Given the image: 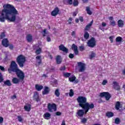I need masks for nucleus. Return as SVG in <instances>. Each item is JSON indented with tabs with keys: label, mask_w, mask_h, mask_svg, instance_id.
<instances>
[{
	"label": "nucleus",
	"mask_w": 125,
	"mask_h": 125,
	"mask_svg": "<svg viewBox=\"0 0 125 125\" xmlns=\"http://www.w3.org/2000/svg\"><path fill=\"white\" fill-rule=\"evenodd\" d=\"M3 8L0 12V22L3 23L5 20L10 22H15L16 15H19V13L15 7L10 4H5L3 5Z\"/></svg>",
	"instance_id": "nucleus-1"
},
{
	"label": "nucleus",
	"mask_w": 125,
	"mask_h": 125,
	"mask_svg": "<svg viewBox=\"0 0 125 125\" xmlns=\"http://www.w3.org/2000/svg\"><path fill=\"white\" fill-rule=\"evenodd\" d=\"M77 101L80 107H81L84 110L86 114L89 111L90 109H92L94 108V104L93 103L89 104V103H87V99L85 97L79 96L77 99Z\"/></svg>",
	"instance_id": "nucleus-2"
},
{
	"label": "nucleus",
	"mask_w": 125,
	"mask_h": 125,
	"mask_svg": "<svg viewBox=\"0 0 125 125\" xmlns=\"http://www.w3.org/2000/svg\"><path fill=\"white\" fill-rule=\"evenodd\" d=\"M20 69L19 66H18V64L16 63V62L12 61L8 68V72L9 74H12L13 73H16Z\"/></svg>",
	"instance_id": "nucleus-3"
},
{
	"label": "nucleus",
	"mask_w": 125,
	"mask_h": 125,
	"mask_svg": "<svg viewBox=\"0 0 125 125\" xmlns=\"http://www.w3.org/2000/svg\"><path fill=\"white\" fill-rule=\"evenodd\" d=\"M16 62L20 68H23L26 63V57L22 54L19 55L16 58Z\"/></svg>",
	"instance_id": "nucleus-4"
},
{
	"label": "nucleus",
	"mask_w": 125,
	"mask_h": 125,
	"mask_svg": "<svg viewBox=\"0 0 125 125\" xmlns=\"http://www.w3.org/2000/svg\"><path fill=\"white\" fill-rule=\"evenodd\" d=\"M47 109L50 113L56 112V111H57V105L54 103H49L48 104Z\"/></svg>",
	"instance_id": "nucleus-5"
},
{
	"label": "nucleus",
	"mask_w": 125,
	"mask_h": 125,
	"mask_svg": "<svg viewBox=\"0 0 125 125\" xmlns=\"http://www.w3.org/2000/svg\"><path fill=\"white\" fill-rule=\"evenodd\" d=\"M78 67L77 69L78 70V72L83 73L85 71V63L79 62L77 63Z\"/></svg>",
	"instance_id": "nucleus-6"
},
{
	"label": "nucleus",
	"mask_w": 125,
	"mask_h": 125,
	"mask_svg": "<svg viewBox=\"0 0 125 125\" xmlns=\"http://www.w3.org/2000/svg\"><path fill=\"white\" fill-rule=\"evenodd\" d=\"M87 46L89 47H91L93 48L95 45H96V41H95V38L92 37L87 42Z\"/></svg>",
	"instance_id": "nucleus-7"
},
{
	"label": "nucleus",
	"mask_w": 125,
	"mask_h": 125,
	"mask_svg": "<svg viewBox=\"0 0 125 125\" xmlns=\"http://www.w3.org/2000/svg\"><path fill=\"white\" fill-rule=\"evenodd\" d=\"M100 97H105L106 100L108 101V100H110V98L112 97V96L111 95V94L108 92H103L100 93Z\"/></svg>",
	"instance_id": "nucleus-8"
},
{
	"label": "nucleus",
	"mask_w": 125,
	"mask_h": 125,
	"mask_svg": "<svg viewBox=\"0 0 125 125\" xmlns=\"http://www.w3.org/2000/svg\"><path fill=\"white\" fill-rule=\"evenodd\" d=\"M16 75L17 76L18 78L21 80V81H24V78H25V74L22 70L20 69L16 72H15Z\"/></svg>",
	"instance_id": "nucleus-9"
},
{
	"label": "nucleus",
	"mask_w": 125,
	"mask_h": 125,
	"mask_svg": "<svg viewBox=\"0 0 125 125\" xmlns=\"http://www.w3.org/2000/svg\"><path fill=\"white\" fill-rule=\"evenodd\" d=\"M33 99L34 101L36 102H40L41 99L40 98V95L38 92H35L33 96Z\"/></svg>",
	"instance_id": "nucleus-10"
},
{
	"label": "nucleus",
	"mask_w": 125,
	"mask_h": 125,
	"mask_svg": "<svg viewBox=\"0 0 125 125\" xmlns=\"http://www.w3.org/2000/svg\"><path fill=\"white\" fill-rule=\"evenodd\" d=\"M59 8L58 7H56L54 10L51 12V15L52 16H56L59 14Z\"/></svg>",
	"instance_id": "nucleus-11"
},
{
	"label": "nucleus",
	"mask_w": 125,
	"mask_h": 125,
	"mask_svg": "<svg viewBox=\"0 0 125 125\" xmlns=\"http://www.w3.org/2000/svg\"><path fill=\"white\" fill-rule=\"evenodd\" d=\"M2 45L4 47H8L9 46V41L6 38L3 39L2 40Z\"/></svg>",
	"instance_id": "nucleus-12"
},
{
	"label": "nucleus",
	"mask_w": 125,
	"mask_h": 125,
	"mask_svg": "<svg viewBox=\"0 0 125 125\" xmlns=\"http://www.w3.org/2000/svg\"><path fill=\"white\" fill-rule=\"evenodd\" d=\"M71 48L73 50L75 55H79V50H78V46L74 43L72 44L71 46Z\"/></svg>",
	"instance_id": "nucleus-13"
},
{
	"label": "nucleus",
	"mask_w": 125,
	"mask_h": 125,
	"mask_svg": "<svg viewBox=\"0 0 125 125\" xmlns=\"http://www.w3.org/2000/svg\"><path fill=\"white\" fill-rule=\"evenodd\" d=\"M59 48L60 50H61L62 51H63V52H65V53H68L69 51V49L68 48H66L63 44H61L59 46Z\"/></svg>",
	"instance_id": "nucleus-14"
},
{
	"label": "nucleus",
	"mask_w": 125,
	"mask_h": 125,
	"mask_svg": "<svg viewBox=\"0 0 125 125\" xmlns=\"http://www.w3.org/2000/svg\"><path fill=\"white\" fill-rule=\"evenodd\" d=\"M50 92V88L47 86H45L44 90L42 91V95H46Z\"/></svg>",
	"instance_id": "nucleus-15"
},
{
	"label": "nucleus",
	"mask_w": 125,
	"mask_h": 125,
	"mask_svg": "<svg viewBox=\"0 0 125 125\" xmlns=\"http://www.w3.org/2000/svg\"><path fill=\"white\" fill-rule=\"evenodd\" d=\"M117 24L119 28H123L125 26V21L122 20H119L117 21Z\"/></svg>",
	"instance_id": "nucleus-16"
},
{
	"label": "nucleus",
	"mask_w": 125,
	"mask_h": 125,
	"mask_svg": "<svg viewBox=\"0 0 125 125\" xmlns=\"http://www.w3.org/2000/svg\"><path fill=\"white\" fill-rule=\"evenodd\" d=\"M77 114L78 117H80V118H82L83 117V115H84V110H83V109H79L78 110Z\"/></svg>",
	"instance_id": "nucleus-17"
},
{
	"label": "nucleus",
	"mask_w": 125,
	"mask_h": 125,
	"mask_svg": "<svg viewBox=\"0 0 125 125\" xmlns=\"http://www.w3.org/2000/svg\"><path fill=\"white\" fill-rule=\"evenodd\" d=\"M11 86L12 85V83H11V82H10V80H7L5 81H4V84H2V86Z\"/></svg>",
	"instance_id": "nucleus-18"
},
{
	"label": "nucleus",
	"mask_w": 125,
	"mask_h": 125,
	"mask_svg": "<svg viewBox=\"0 0 125 125\" xmlns=\"http://www.w3.org/2000/svg\"><path fill=\"white\" fill-rule=\"evenodd\" d=\"M36 61L37 63L39 65L42 64V56H37L36 57Z\"/></svg>",
	"instance_id": "nucleus-19"
},
{
	"label": "nucleus",
	"mask_w": 125,
	"mask_h": 125,
	"mask_svg": "<svg viewBox=\"0 0 125 125\" xmlns=\"http://www.w3.org/2000/svg\"><path fill=\"white\" fill-rule=\"evenodd\" d=\"M113 84H114V85L116 86L114 87V88H115V89H116V90H121V86H120V85H119V83H118V82L114 81L113 82Z\"/></svg>",
	"instance_id": "nucleus-20"
},
{
	"label": "nucleus",
	"mask_w": 125,
	"mask_h": 125,
	"mask_svg": "<svg viewBox=\"0 0 125 125\" xmlns=\"http://www.w3.org/2000/svg\"><path fill=\"white\" fill-rule=\"evenodd\" d=\"M63 2L66 5H72L73 4V0H63Z\"/></svg>",
	"instance_id": "nucleus-21"
},
{
	"label": "nucleus",
	"mask_w": 125,
	"mask_h": 125,
	"mask_svg": "<svg viewBox=\"0 0 125 125\" xmlns=\"http://www.w3.org/2000/svg\"><path fill=\"white\" fill-rule=\"evenodd\" d=\"M42 88H43V86H42V85H40L38 84H36L35 85V89H36V90H37L38 91H41V90H42Z\"/></svg>",
	"instance_id": "nucleus-22"
},
{
	"label": "nucleus",
	"mask_w": 125,
	"mask_h": 125,
	"mask_svg": "<svg viewBox=\"0 0 125 125\" xmlns=\"http://www.w3.org/2000/svg\"><path fill=\"white\" fill-rule=\"evenodd\" d=\"M26 40L28 42H31L33 41V36L31 34H28L26 36Z\"/></svg>",
	"instance_id": "nucleus-23"
},
{
	"label": "nucleus",
	"mask_w": 125,
	"mask_h": 125,
	"mask_svg": "<svg viewBox=\"0 0 125 125\" xmlns=\"http://www.w3.org/2000/svg\"><path fill=\"white\" fill-rule=\"evenodd\" d=\"M92 24H93V21H92L88 25L86 26L85 28V31H88V30L90 29V27H91Z\"/></svg>",
	"instance_id": "nucleus-24"
},
{
	"label": "nucleus",
	"mask_w": 125,
	"mask_h": 125,
	"mask_svg": "<svg viewBox=\"0 0 125 125\" xmlns=\"http://www.w3.org/2000/svg\"><path fill=\"white\" fill-rule=\"evenodd\" d=\"M106 116L107 118H112L114 117V113L111 111L107 112L106 113Z\"/></svg>",
	"instance_id": "nucleus-25"
},
{
	"label": "nucleus",
	"mask_w": 125,
	"mask_h": 125,
	"mask_svg": "<svg viewBox=\"0 0 125 125\" xmlns=\"http://www.w3.org/2000/svg\"><path fill=\"white\" fill-rule=\"evenodd\" d=\"M51 116V115L50 114V113L48 112H46L44 113L43 117H44V118L46 120H49L48 118H50Z\"/></svg>",
	"instance_id": "nucleus-26"
},
{
	"label": "nucleus",
	"mask_w": 125,
	"mask_h": 125,
	"mask_svg": "<svg viewBox=\"0 0 125 125\" xmlns=\"http://www.w3.org/2000/svg\"><path fill=\"white\" fill-rule=\"evenodd\" d=\"M12 82L13 83L17 84L19 83L20 81L19 79H18L17 78L14 77L13 78Z\"/></svg>",
	"instance_id": "nucleus-27"
},
{
	"label": "nucleus",
	"mask_w": 125,
	"mask_h": 125,
	"mask_svg": "<svg viewBox=\"0 0 125 125\" xmlns=\"http://www.w3.org/2000/svg\"><path fill=\"white\" fill-rule=\"evenodd\" d=\"M120 108H121V102H117L115 104V109L116 110H120Z\"/></svg>",
	"instance_id": "nucleus-28"
},
{
	"label": "nucleus",
	"mask_w": 125,
	"mask_h": 125,
	"mask_svg": "<svg viewBox=\"0 0 125 125\" xmlns=\"http://www.w3.org/2000/svg\"><path fill=\"white\" fill-rule=\"evenodd\" d=\"M56 60L57 64H60L61 63V57L60 55L57 56Z\"/></svg>",
	"instance_id": "nucleus-29"
},
{
	"label": "nucleus",
	"mask_w": 125,
	"mask_h": 125,
	"mask_svg": "<svg viewBox=\"0 0 125 125\" xmlns=\"http://www.w3.org/2000/svg\"><path fill=\"white\" fill-rule=\"evenodd\" d=\"M76 79H77V78L76 77V76H75V75H74L71 77H69L68 80L69 82L73 83V82H75V81H76Z\"/></svg>",
	"instance_id": "nucleus-30"
},
{
	"label": "nucleus",
	"mask_w": 125,
	"mask_h": 125,
	"mask_svg": "<svg viewBox=\"0 0 125 125\" xmlns=\"http://www.w3.org/2000/svg\"><path fill=\"white\" fill-rule=\"evenodd\" d=\"M86 11H87V14L89 15H91L92 14V12L90 10V8L89 7H86Z\"/></svg>",
	"instance_id": "nucleus-31"
},
{
	"label": "nucleus",
	"mask_w": 125,
	"mask_h": 125,
	"mask_svg": "<svg viewBox=\"0 0 125 125\" xmlns=\"http://www.w3.org/2000/svg\"><path fill=\"white\" fill-rule=\"evenodd\" d=\"M5 38V32H1L0 34V40H2Z\"/></svg>",
	"instance_id": "nucleus-32"
},
{
	"label": "nucleus",
	"mask_w": 125,
	"mask_h": 125,
	"mask_svg": "<svg viewBox=\"0 0 125 125\" xmlns=\"http://www.w3.org/2000/svg\"><path fill=\"white\" fill-rule=\"evenodd\" d=\"M73 6H78L79 5V1L78 0H74L72 2Z\"/></svg>",
	"instance_id": "nucleus-33"
},
{
	"label": "nucleus",
	"mask_w": 125,
	"mask_h": 125,
	"mask_svg": "<svg viewBox=\"0 0 125 125\" xmlns=\"http://www.w3.org/2000/svg\"><path fill=\"white\" fill-rule=\"evenodd\" d=\"M55 95L56 96H57V97H59V96H60V92H59V89H56L55 91Z\"/></svg>",
	"instance_id": "nucleus-34"
},
{
	"label": "nucleus",
	"mask_w": 125,
	"mask_h": 125,
	"mask_svg": "<svg viewBox=\"0 0 125 125\" xmlns=\"http://www.w3.org/2000/svg\"><path fill=\"white\" fill-rule=\"evenodd\" d=\"M123 41V38H122L121 37H117L116 38V42H122Z\"/></svg>",
	"instance_id": "nucleus-35"
},
{
	"label": "nucleus",
	"mask_w": 125,
	"mask_h": 125,
	"mask_svg": "<svg viewBox=\"0 0 125 125\" xmlns=\"http://www.w3.org/2000/svg\"><path fill=\"white\" fill-rule=\"evenodd\" d=\"M121 123V119L119 118H116L115 119V123L116 125H120V123Z\"/></svg>",
	"instance_id": "nucleus-36"
},
{
	"label": "nucleus",
	"mask_w": 125,
	"mask_h": 125,
	"mask_svg": "<svg viewBox=\"0 0 125 125\" xmlns=\"http://www.w3.org/2000/svg\"><path fill=\"white\" fill-rule=\"evenodd\" d=\"M109 24L110 25V26L115 27V26H116V21H109Z\"/></svg>",
	"instance_id": "nucleus-37"
},
{
	"label": "nucleus",
	"mask_w": 125,
	"mask_h": 125,
	"mask_svg": "<svg viewBox=\"0 0 125 125\" xmlns=\"http://www.w3.org/2000/svg\"><path fill=\"white\" fill-rule=\"evenodd\" d=\"M70 76H71V73H70L69 72H65V73H63V77L64 78H69V77H70Z\"/></svg>",
	"instance_id": "nucleus-38"
},
{
	"label": "nucleus",
	"mask_w": 125,
	"mask_h": 125,
	"mask_svg": "<svg viewBox=\"0 0 125 125\" xmlns=\"http://www.w3.org/2000/svg\"><path fill=\"white\" fill-rule=\"evenodd\" d=\"M41 52H42V48H39L38 49H37L35 53L37 55H39V54H41Z\"/></svg>",
	"instance_id": "nucleus-39"
},
{
	"label": "nucleus",
	"mask_w": 125,
	"mask_h": 125,
	"mask_svg": "<svg viewBox=\"0 0 125 125\" xmlns=\"http://www.w3.org/2000/svg\"><path fill=\"white\" fill-rule=\"evenodd\" d=\"M84 38L86 40H87V39H88V38H89V34L87 32H85V33L84 34Z\"/></svg>",
	"instance_id": "nucleus-40"
},
{
	"label": "nucleus",
	"mask_w": 125,
	"mask_h": 125,
	"mask_svg": "<svg viewBox=\"0 0 125 125\" xmlns=\"http://www.w3.org/2000/svg\"><path fill=\"white\" fill-rule=\"evenodd\" d=\"M24 110H25L26 111H27V112H29V111L31 110V107H28V106L27 105H25L24 106Z\"/></svg>",
	"instance_id": "nucleus-41"
},
{
	"label": "nucleus",
	"mask_w": 125,
	"mask_h": 125,
	"mask_svg": "<svg viewBox=\"0 0 125 125\" xmlns=\"http://www.w3.org/2000/svg\"><path fill=\"white\" fill-rule=\"evenodd\" d=\"M86 122H87V119H86L85 118H83L81 119V123L82 124H85V123H86Z\"/></svg>",
	"instance_id": "nucleus-42"
},
{
	"label": "nucleus",
	"mask_w": 125,
	"mask_h": 125,
	"mask_svg": "<svg viewBox=\"0 0 125 125\" xmlns=\"http://www.w3.org/2000/svg\"><path fill=\"white\" fill-rule=\"evenodd\" d=\"M69 96H70V97L74 96V91L72 89L70 90Z\"/></svg>",
	"instance_id": "nucleus-43"
},
{
	"label": "nucleus",
	"mask_w": 125,
	"mask_h": 125,
	"mask_svg": "<svg viewBox=\"0 0 125 125\" xmlns=\"http://www.w3.org/2000/svg\"><path fill=\"white\" fill-rule=\"evenodd\" d=\"M17 118L20 123L23 122V118H22V117L21 116H18Z\"/></svg>",
	"instance_id": "nucleus-44"
},
{
	"label": "nucleus",
	"mask_w": 125,
	"mask_h": 125,
	"mask_svg": "<svg viewBox=\"0 0 125 125\" xmlns=\"http://www.w3.org/2000/svg\"><path fill=\"white\" fill-rule=\"evenodd\" d=\"M9 48L11 50H13V48H14V45H13V44H9Z\"/></svg>",
	"instance_id": "nucleus-45"
},
{
	"label": "nucleus",
	"mask_w": 125,
	"mask_h": 125,
	"mask_svg": "<svg viewBox=\"0 0 125 125\" xmlns=\"http://www.w3.org/2000/svg\"><path fill=\"white\" fill-rule=\"evenodd\" d=\"M95 57V53H92L90 56V59H92V58H94Z\"/></svg>",
	"instance_id": "nucleus-46"
},
{
	"label": "nucleus",
	"mask_w": 125,
	"mask_h": 125,
	"mask_svg": "<svg viewBox=\"0 0 125 125\" xmlns=\"http://www.w3.org/2000/svg\"><path fill=\"white\" fill-rule=\"evenodd\" d=\"M2 82H3V77H2L1 73L0 72V83H2Z\"/></svg>",
	"instance_id": "nucleus-47"
},
{
	"label": "nucleus",
	"mask_w": 125,
	"mask_h": 125,
	"mask_svg": "<svg viewBox=\"0 0 125 125\" xmlns=\"http://www.w3.org/2000/svg\"><path fill=\"white\" fill-rule=\"evenodd\" d=\"M68 57H69V58H70L72 59L74 58V57H75V55H74V54H73L72 53H70V54H69Z\"/></svg>",
	"instance_id": "nucleus-48"
},
{
	"label": "nucleus",
	"mask_w": 125,
	"mask_h": 125,
	"mask_svg": "<svg viewBox=\"0 0 125 125\" xmlns=\"http://www.w3.org/2000/svg\"><path fill=\"white\" fill-rule=\"evenodd\" d=\"M66 67L65 66H61L60 68V71H65Z\"/></svg>",
	"instance_id": "nucleus-49"
},
{
	"label": "nucleus",
	"mask_w": 125,
	"mask_h": 125,
	"mask_svg": "<svg viewBox=\"0 0 125 125\" xmlns=\"http://www.w3.org/2000/svg\"><path fill=\"white\" fill-rule=\"evenodd\" d=\"M113 38H114L113 36H110L109 38V40L110 41L111 43H113Z\"/></svg>",
	"instance_id": "nucleus-50"
},
{
	"label": "nucleus",
	"mask_w": 125,
	"mask_h": 125,
	"mask_svg": "<svg viewBox=\"0 0 125 125\" xmlns=\"http://www.w3.org/2000/svg\"><path fill=\"white\" fill-rule=\"evenodd\" d=\"M0 70L2 71V72H5V68L1 65H0Z\"/></svg>",
	"instance_id": "nucleus-51"
},
{
	"label": "nucleus",
	"mask_w": 125,
	"mask_h": 125,
	"mask_svg": "<svg viewBox=\"0 0 125 125\" xmlns=\"http://www.w3.org/2000/svg\"><path fill=\"white\" fill-rule=\"evenodd\" d=\"M108 83V81H107V80H104L102 82V84L103 85H105L106 84V83Z\"/></svg>",
	"instance_id": "nucleus-52"
},
{
	"label": "nucleus",
	"mask_w": 125,
	"mask_h": 125,
	"mask_svg": "<svg viewBox=\"0 0 125 125\" xmlns=\"http://www.w3.org/2000/svg\"><path fill=\"white\" fill-rule=\"evenodd\" d=\"M80 51H83L84 50V47L83 46H81L79 47Z\"/></svg>",
	"instance_id": "nucleus-53"
},
{
	"label": "nucleus",
	"mask_w": 125,
	"mask_h": 125,
	"mask_svg": "<svg viewBox=\"0 0 125 125\" xmlns=\"http://www.w3.org/2000/svg\"><path fill=\"white\" fill-rule=\"evenodd\" d=\"M46 40H47V42H51V39L50 38V37H49V36L47 37Z\"/></svg>",
	"instance_id": "nucleus-54"
},
{
	"label": "nucleus",
	"mask_w": 125,
	"mask_h": 125,
	"mask_svg": "<svg viewBox=\"0 0 125 125\" xmlns=\"http://www.w3.org/2000/svg\"><path fill=\"white\" fill-rule=\"evenodd\" d=\"M79 18L80 22H83V17L80 16Z\"/></svg>",
	"instance_id": "nucleus-55"
},
{
	"label": "nucleus",
	"mask_w": 125,
	"mask_h": 125,
	"mask_svg": "<svg viewBox=\"0 0 125 125\" xmlns=\"http://www.w3.org/2000/svg\"><path fill=\"white\" fill-rule=\"evenodd\" d=\"M62 114V113L59 111H57L56 112V116H61Z\"/></svg>",
	"instance_id": "nucleus-56"
},
{
	"label": "nucleus",
	"mask_w": 125,
	"mask_h": 125,
	"mask_svg": "<svg viewBox=\"0 0 125 125\" xmlns=\"http://www.w3.org/2000/svg\"><path fill=\"white\" fill-rule=\"evenodd\" d=\"M3 123V118L0 117V124H2Z\"/></svg>",
	"instance_id": "nucleus-57"
},
{
	"label": "nucleus",
	"mask_w": 125,
	"mask_h": 125,
	"mask_svg": "<svg viewBox=\"0 0 125 125\" xmlns=\"http://www.w3.org/2000/svg\"><path fill=\"white\" fill-rule=\"evenodd\" d=\"M77 14H78L77 11L74 12L73 14V16L75 17V16H77Z\"/></svg>",
	"instance_id": "nucleus-58"
},
{
	"label": "nucleus",
	"mask_w": 125,
	"mask_h": 125,
	"mask_svg": "<svg viewBox=\"0 0 125 125\" xmlns=\"http://www.w3.org/2000/svg\"><path fill=\"white\" fill-rule=\"evenodd\" d=\"M102 27H105V26H107V23H106L105 22H102Z\"/></svg>",
	"instance_id": "nucleus-59"
},
{
	"label": "nucleus",
	"mask_w": 125,
	"mask_h": 125,
	"mask_svg": "<svg viewBox=\"0 0 125 125\" xmlns=\"http://www.w3.org/2000/svg\"><path fill=\"white\" fill-rule=\"evenodd\" d=\"M109 20H110V21H114V18L113 17H109Z\"/></svg>",
	"instance_id": "nucleus-60"
},
{
	"label": "nucleus",
	"mask_w": 125,
	"mask_h": 125,
	"mask_svg": "<svg viewBox=\"0 0 125 125\" xmlns=\"http://www.w3.org/2000/svg\"><path fill=\"white\" fill-rule=\"evenodd\" d=\"M17 98L16 95H14L13 96H12V99H15Z\"/></svg>",
	"instance_id": "nucleus-61"
},
{
	"label": "nucleus",
	"mask_w": 125,
	"mask_h": 125,
	"mask_svg": "<svg viewBox=\"0 0 125 125\" xmlns=\"http://www.w3.org/2000/svg\"><path fill=\"white\" fill-rule=\"evenodd\" d=\"M61 125H66V123H65V120H63Z\"/></svg>",
	"instance_id": "nucleus-62"
},
{
	"label": "nucleus",
	"mask_w": 125,
	"mask_h": 125,
	"mask_svg": "<svg viewBox=\"0 0 125 125\" xmlns=\"http://www.w3.org/2000/svg\"><path fill=\"white\" fill-rule=\"evenodd\" d=\"M75 22H76V23H79V22H80V20H79V19H76Z\"/></svg>",
	"instance_id": "nucleus-63"
},
{
	"label": "nucleus",
	"mask_w": 125,
	"mask_h": 125,
	"mask_svg": "<svg viewBox=\"0 0 125 125\" xmlns=\"http://www.w3.org/2000/svg\"><path fill=\"white\" fill-rule=\"evenodd\" d=\"M43 34H46V29H44L43 30Z\"/></svg>",
	"instance_id": "nucleus-64"
}]
</instances>
